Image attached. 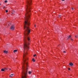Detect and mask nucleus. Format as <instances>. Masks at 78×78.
Wrapping results in <instances>:
<instances>
[{
	"mask_svg": "<svg viewBox=\"0 0 78 78\" xmlns=\"http://www.w3.org/2000/svg\"><path fill=\"white\" fill-rule=\"evenodd\" d=\"M25 54H23V71L22 75L21 76V78H27V72L29 68V66L28 65V63L27 60L28 59L27 58H25Z\"/></svg>",
	"mask_w": 78,
	"mask_h": 78,
	"instance_id": "1",
	"label": "nucleus"
},
{
	"mask_svg": "<svg viewBox=\"0 0 78 78\" xmlns=\"http://www.w3.org/2000/svg\"><path fill=\"white\" fill-rule=\"evenodd\" d=\"M10 29L12 30H14V25H12L10 28Z\"/></svg>",
	"mask_w": 78,
	"mask_h": 78,
	"instance_id": "2",
	"label": "nucleus"
},
{
	"mask_svg": "<svg viewBox=\"0 0 78 78\" xmlns=\"http://www.w3.org/2000/svg\"><path fill=\"white\" fill-rule=\"evenodd\" d=\"M69 66H72L73 65V63L72 62H70V63H69Z\"/></svg>",
	"mask_w": 78,
	"mask_h": 78,
	"instance_id": "3",
	"label": "nucleus"
},
{
	"mask_svg": "<svg viewBox=\"0 0 78 78\" xmlns=\"http://www.w3.org/2000/svg\"><path fill=\"white\" fill-rule=\"evenodd\" d=\"M14 75V74H12L9 76V77H12Z\"/></svg>",
	"mask_w": 78,
	"mask_h": 78,
	"instance_id": "4",
	"label": "nucleus"
},
{
	"mask_svg": "<svg viewBox=\"0 0 78 78\" xmlns=\"http://www.w3.org/2000/svg\"><path fill=\"white\" fill-rule=\"evenodd\" d=\"M17 50H15L13 51L14 53H16V52H17Z\"/></svg>",
	"mask_w": 78,
	"mask_h": 78,
	"instance_id": "5",
	"label": "nucleus"
},
{
	"mask_svg": "<svg viewBox=\"0 0 78 78\" xmlns=\"http://www.w3.org/2000/svg\"><path fill=\"white\" fill-rule=\"evenodd\" d=\"M4 52L5 53H8V51H4Z\"/></svg>",
	"mask_w": 78,
	"mask_h": 78,
	"instance_id": "6",
	"label": "nucleus"
},
{
	"mask_svg": "<svg viewBox=\"0 0 78 78\" xmlns=\"http://www.w3.org/2000/svg\"><path fill=\"white\" fill-rule=\"evenodd\" d=\"M31 73H32V72L31 71H29L28 72V73L29 74H31Z\"/></svg>",
	"mask_w": 78,
	"mask_h": 78,
	"instance_id": "7",
	"label": "nucleus"
},
{
	"mask_svg": "<svg viewBox=\"0 0 78 78\" xmlns=\"http://www.w3.org/2000/svg\"><path fill=\"white\" fill-rule=\"evenodd\" d=\"M1 71H2V72H4V71H5V69L4 68L2 69Z\"/></svg>",
	"mask_w": 78,
	"mask_h": 78,
	"instance_id": "8",
	"label": "nucleus"
},
{
	"mask_svg": "<svg viewBox=\"0 0 78 78\" xmlns=\"http://www.w3.org/2000/svg\"><path fill=\"white\" fill-rule=\"evenodd\" d=\"M7 24L8 25H9V24L10 25H11V23L8 22Z\"/></svg>",
	"mask_w": 78,
	"mask_h": 78,
	"instance_id": "9",
	"label": "nucleus"
},
{
	"mask_svg": "<svg viewBox=\"0 0 78 78\" xmlns=\"http://www.w3.org/2000/svg\"><path fill=\"white\" fill-rule=\"evenodd\" d=\"M68 39H70V37H71V36L69 35V36H68Z\"/></svg>",
	"mask_w": 78,
	"mask_h": 78,
	"instance_id": "10",
	"label": "nucleus"
},
{
	"mask_svg": "<svg viewBox=\"0 0 78 78\" xmlns=\"http://www.w3.org/2000/svg\"><path fill=\"white\" fill-rule=\"evenodd\" d=\"M4 69H5V70H8V68H4Z\"/></svg>",
	"mask_w": 78,
	"mask_h": 78,
	"instance_id": "11",
	"label": "nucleus"
},
{
	"mask_svg": "<svg viewBox=\"0 0 78 78\" xmlns=\"http://www.w3.org/2000/svg\"><path fill=\"white\" fill-rule=\"evenodd\" d=\"M15 12V11L14 10H13L12 11V14H14Z\"/></svg>",
	"mask_w": 78,
	"mask_h": 78,
	"instance_id": "12",
	"label": "nucleus"
},
{
	"mask_svg": "<svg viewBox=\"0 0 78 78\" xmlns=\"http://www.w3.org/2000/svg\"><path fill=\"white\" fill-rule=\"evenodd\" d=\"M32 61H33V62H34L35 61V60H34V58H33L32 59Z\"/></svg>",
	"mask_w": 78,
	"mask_h": 78,
	"instance_id": "13",
	"label": "nucleus"
},
{
	"mask_svg": "<svg viewBox=\"0 0 78 78\" xmlns=\"http://www.w3.org/2000/svg\"><path fill=\"white\" fill-rule=\"evenodd\" d=\"M7 2H8V1L7 0H5V3H7Z\"/></svg>",
	"mask_w": 78,
	"mask_h": 78,
	"instance_id": "14",
	"label": "nucleus"
},
{
	"mask_svg": "<svg viewBox=\"0 0 78 78\" xmlns=\"http://www.w3.org/2000/svg\"><path fill=\"white\" fill-rule=\"evenodd\" d=\"M58 17H61V15H58Z\"/></svg>",
	"mask_w": 78,
	"mask_h": 78,
	"instance_id": "15",
	"label": "nucleus"
},
{
	"mask_svg": "<svg viewBox=\"0 0 78 78\" xmlns=\"http://www.w3.org/2000/svg\"><path fill=\"white\" fill-rule=\"evenodd\" d=\"M5 12H8V10H5Z\"/></svg>",
	"mask_w": 78,
	"mask_h": 78,
	"instance_id": "16",
	"label": "nucleus"
},
{
	"mask_svg": "<svg viewBox=\"0 0 78 78\" xmlns=\"http://www.w3.org/2000/svg\"><path fill=\"white\" fill-rule=\"evenodd\" d=\"M36 56V55L35 54L34 55V57H35V56Z\"/></svg>",
	"mask_w": 78,
	"mask_h": 78,
	"instance_id": "17",
	"label": "nucleus"
},
{
	"mask_svg": "<svg viewBox=\"0 0 78 78\" xmlns=\"http://www.w3.org/2000/svg\"><path fill=\"white\" fill-rule=\"evenodd\" d=\"M68 70H70V68H68Z\"/></svg>",
	"mask_w": 78,
	"mask_h": 78,
	"instance_id": "18",
	"label": "nucleus"
},
{
	"mask_svg": "<svg viewBox=\"0 0 78 78\" xmlns=\"http://www.w3.org/2000/svg\"><path fill=\"white\" fill-rule=\"evenodd\" d=\"M3 7V9H4V8H5V6H4Z\"/></svg>",
	"mask_w": 78,
	"mask_h": 78,
	"instance_id": "19",
	"label": "nucleus"
},
{
	"mask_svg": "<svg viewBox=\"0 0 78 78\" xmlns=\"http://www.w3.org/2000/svg\"><path fill=\"white\" fill-rule=\"evenodd\" d=\"M72 10H73V8H72Z\"/></svg>",
	"mask_w": 78,
	"mask_h": 78,
	"instance_id": "20",
	"label": "nucleus"
},
{
	"mask_svg": "<svg viewBox=\"0 0 78 78\" xmlns=\"http://www.w3.org/2000/svg\"><path fill=\"white\" fill-rule=\"evenodd\" d=\"M66 51H63V53H66Z\"/></svg>",
	"mask_w": 78,
	"mask_h": 78,
	"instance_id": "21",
	"label": "nucleus"
},
{
	"mask_svg": "<svg viewBox=\"0 0 78 78\" xmlns=\"http://www.w3.org/2000/svg\"><path fill=\"white\" fill-rule=\"evenodd\" d=\"M71 41H73V39H71Z\"/></svg>",
	"mask_w": 78,
	"mask_h": 78,
	"instance_id": "22",
	"label": "nucleus"
},
{
	"mask_svg": "<svg viewBox=\"0 0 78 78\" xmlns=\"http://www.w3.org/2000/svg\"><path fill=\"white\" fill-rule=\"evenodd\" d=\"M34 27H36V25H34Z\"/></svg>",
	"mask_w": 78,
	"mask_h": 78,
	"instance_id": "23",
	"label": "nucleus"
},
{
	"mask_svg": "<svg viewBox=\"0 0 78 78\" xmlns=\"http://www.w3.org/2000/svg\"><path fill=\"white\" fill-rule=\"evenodd\" d=\"M62 1H64L65 0H62Z\"/></svg>",
	"mask_w": 78,
	"mask_h": 78,
	"instance_id": "24",
	"label": "nucleus"
},
{
	"mask_svg": "<svg viewBox=\"0 0 78 78\" xmlns=\"http://www.w3.org/2000/svg\"><path fill=\"white\" fill-rule=\"evenodd\" d=\"M75 37H76V36H75Z\"/></svg>",
	"mask_w": 78,
	"mask_h": 78,
	"instance_id": "25",
	"label": "nucleus"
},
{
	"mask_svg": "<svg viewBox=\"0 0 78 78\" xmlns=\"http://www.w3.org/2000/svg\"><path fill=\"white\" fill-rule=\"evenodd\" d=\"M11 69H9V70H11Z\"/></svg>",
	"mask_w": 78,
	"mask_h": 78,
	"instance_id": "26",
	"label": "nucleus"
},
{
	"mask_svg": "<svg viewBox=\"0 0 78 78\" xmlns=\"http://www.w3.org/2000/svg\"><path fill=\"white\" fill-rule=\"evenodd\" d=\"M0 5H1V4H0Z\"/></svg>",
	"mask_w": 78,
	"mask_h": 78,
	"instance_id": "27",
	"label": "nucleus"
}]
</instances>
